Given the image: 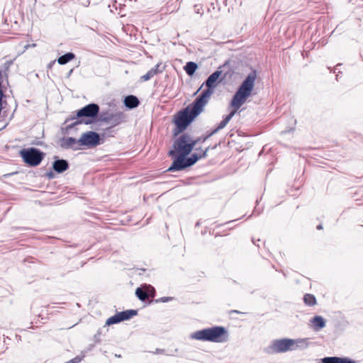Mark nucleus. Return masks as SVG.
I'll return each instance as SVG.
<instances>
[{
    "instance_id": "nucleus-12",
    "label": "nucleus",
    "mask_w": 363,
    "mask_h": 363,
    "mask_svg": "<svg viewBox=\"0 0 363 363\" xmlns=\"http://www.w3.org/2000/svg\"><path fill=\"white\" fill-rule=\"evenodd\" d=\"M135 315H136V311L134 310L123 311L108 318L106 324L108 325L116 324L120 323L121 321L128 320Z\"/></svg>"
},
{
    "instance_id": "nucleus-10",
    "label": "nucleus",
    "mask_w": 363,
    "mask_h": 363,
    "mask_svg": "<svg viewBox=\"0 0 363 363\" xmlns=\"http://www.w3.org/2000/svg\"><path fill=\"white\" fill-rule=\"evenodd\" d=\"M199 158V157L196 154H193L188 159H185L183 156H179L177 159L174 161L172 165L169 167L168 171L182 170L195 164Z\"/></svg>"
},
{
    "instance_id": "nucleus-13",
    "label": "nucleus",
    "mask_w": 363,
    "mask_h": 363,
    "mask_svg": "<svg viewBox=\"0 0 363 363\" xmlns=\"http://www.w3.org/2000/svg\"><path fill=\"white\" fill-rule=\"evenodd\" d=\"M99 111V107L97 104H89L79 111H78L77 113V116L78 118H82V117H89V118H94L95 117Z\"/></svg>"
},
{
    "instance_id": "nucleus-20",
    "label": "nucleus",
    "mask_w": 363,
    "mask_h": 363,
    "mask_svg": "<svg viewBox=\"0 0 363 363\" xmlns=\"http://www.w3.org/2000/svg\"><path fill=\"white\" fill-rule=\"evenodd\" d=\"M197 67L198 66L195 62H189L184 66V69L189 75L191 76L195 73L196 70L197 69Z\"/></svg>"
},
{
    "instance_id": "nucleus-2",
    "label": "nucleus",
    "mask_w": 363,
    "mask_h": 363,
    "mask_svg": "<svg viewBox=\"0 0 363 363\" xmlns=\"http://www.w3.org/2000/svg\"><path fill=\"white\" fill-rule=\"evenodd\" d=\"M212 95V91L206 90L201 96L196 99L192 106H188L184 111L180 112L175 118V123L178 130L177 134L186 128L190 123L199 114L206 105Z\"/></svg>"
},
{
    "instance_id": "nucleus-25",
    "label": "nucleus",
    "mask_w": 363,
    "mask_h": 363,
    "mask_svg": "<svg viewBox=\"0 0 363 363\" xmlns=\"http://www.w3.org/2000/svg\"><path fill=\"white\" fill-rule=\"evenodd\" d=\"M144 290L145 292H147V296H153V292L155 291L154 288L152 287L151 286H144Z\"/></svg>"
},
{
    "instance_id": "nucleus-15",
    "label": "nucleus",
    "mask_w": 363,
    "mask_h": 363,
    "mask_svg": "<svg viewBox=\"0 0 363 363\" xmlns=\"http://www.w3.org/2000/svg\"><path fill=\"white\" fill-rule=\"evenodd\" d=\"M221 73L222 72L220 71L217 70L208 77L206 82V85L208 87L207 90L213 91L211 89L216 87L217 81L221 75Z\"/></svg>"
},
{
    "instance_id": "nucleus-24",
    "label": "nucleus",
    "mask_w": 363,
    "mask_h": 363,
    "mask_svg": "<svg viewBox=\"0 0 363 363\" xmlns=\"http://www.w3.org/2000/svg\"><path fill=\"white\" fill-rule=\"evenodd\" d=\"M135 294L142 301H145L148 297L147 292H145L142 288H138Z\"/></svg>"
},
{
    "instance_id": "nucleus-4",
    "label": "nucleus",
    "mask_w": 363,
    "mask_h": 363,
    "mask_svg": "<svg viewBox=\"0 0 363 363\" xmlns=\"http://www.w3.org/2000/svg\"><path fill=\"white\" fill-rule=\"evenodd\" d=\"M196 143L186 135H182L174 144V150L169 151L170 155L177 152L180 156L185 157L192 150Z\"/></svg>"
},
{
    "instance_id": "nucleus-26",
    "label": "nucleus",
    "mask_w": 363,
    "mask_h": 363,
    "mask_svg": "<svg viewBox=\"0 0 363 363\" xmlns=\"http://www.w3.org/2000/svg\"><path fill=\"white\" fill-rule=\"evenodd\" d=\"M81 361V358L79 357H77L72 360L67 362V363H79Z\"/></svg>"
},
{
    "instance_id": "nucleus-29",
    "label": "nucleus",
    "mask_w": 363,
    "mask_h": 363,
    "mask_svg": "<svg viewBox=\"0 0 363 363\" xmlns=\"http://www.w3.org/2000/svg\"><path fill=\"white\" fill-rule=\"evenodd\" d=\"M322 228V226L320 225L318 226V229H321Z\"/></svg>"
},
{
    "instance_id": "nucleus-14",
    "label": "nucleus",
    "mask_w": 363,
    "mask_h": 363,
    "mask_svg": "<svg viewBox=\"0 0 363 363\" xmlns=\"http://www.w3.org/2000/svg\"><path fill=\"white\" fill-rule=\"evenodd\" d=\"M61 146L63 148H70L74 150H78L81 149L79 140L71 137L64 138L61 143Z\"/></svg>"
},
{
    "instance_id": "nucleus-11",
    "label": "nucleus",
    "mask_w": 363,
    "mask_h": 363,
    "mask_svg": "<svg viewBox=\"0 0 363 363\" xmlns=\"http://www.w3.org/2000/svg\"><path fill=\"white\" fill-rule=\"evenodd\" d=\"M100 137L99 135L93 131H88L82 134L79 139L80 147L82 146L86 147H96L99 144Z\"/></svg>"
},
{
    "instance_id": "nucleus-16",
    "label": "nucleus",
    "mask_w": 363,
    "mask_h": 363,
    "mask_svg": "<svg viewBox=\"0 0 363 363\" xmlns=\"http://www.w3.org/2000/svg\"><path fill=\"white\" fill-rule=\"evenodd\" d=\"M323 363H354V362L347 357H325L322 359Z\"/></svg>"
},
{
    "instance_id": "nucleus-28",
    "label": "nucleus",
    "mask_w": 363,
    "mask_h": 363,
    "mask_svg": "<svg viewBox=\"0 0 363 363\" xmlns=\"http://www.w3.org/2000/svg\"><path fill=\"white\" fill-rule=\"evenodd\" d=\"M89 122H90V121H85V120H84V119H82V120H81V121H80V123H86V124L89 123Z\"/></svg>"
},
{
    "instance_id": "nucleus-21",
    "label": "nucleus",
    "mask_w": 363,
    "mask_h": 363,
    "mask_svg": "<svg viewBox=\"0 0 363 363\" xmlns=\"http://www.w3.org/2000/svg\"><path fill=\"white\" fill-rule=\"evenodd\" d=\"M74 58V55L72 52H68L61 57H60L57 60V62L60 65H65L69 62L70 60Z\"/></svg>"
},
{
    "instance_id": "nucleus-1",
    "label": "nucleus",
    "mask_w": 363,
    "mask_h": 363,
    "mask_svg": "<svg viewBox=\"0 0 363 363\" xmlns=\"http://www.w3.org/2000/svg\"><path fill=\"white\" fill-rule=\"evenodd\" d=\"M256 77L255 72L248 74L231 100L230 106L233 108V110L220 123L216 131L223 128L234 116L238 110L246 102L247 98L252 94Z\"/></svg>"
},
{
    "instance_id": "nucleus-22",
    "label": "nucleus",
    "mask_w": 363,
    "mask_h": 363,
    "mask_svg": "<svg viewBox=\"0 0 363 363\" xmlns=\"http://www.w3.org/2000/svg\"><path fill=\"white\" fill-rule=\"evenodd\" d=\"M312 323L317 329L323 328L325 325L324 319L321 316H315L313 319Z\"/></svg>"
},
{
    "instance_id": "nucleus-17",
    "label": "nucleus",
    "mask_w": 363,
    "mask_h": 363,
    "mask_svg": "<svg viewBox=\"0 0 363 363\" xmlns=\"http://www.w3.org/2000/svg\"><path fill=\"white\" fill-rule=\"evenodd\" d=\"M160 66H161V64L160 63H158L155 67L151 69L150 70H149L147 74L143 75L141 77V80L142 81H147L149 79H150L152 77H153L155 74H157V73H160L162 72V69H160Z\"/></svg>"
},
{
    "instance_id": "nucleus-3",
    "label": "nucleus",
    "mask_w": 363,
    "mask_h": 363,
    "mask_svg": "<svg viewBox=\"0 0 363 363\" xmlns=\"http://www.w3.org/2000/svg\"><path fill=\"white\" fill-rule=\"evenodd\" d=\"M191 338L211 341L215 342H223L227 341V332L223 327H213L196 331L191 335Z\"/></svg>"
},
{
    "instance_id": "nucleus-9",
    "label": "nucleus",
    "mask_w": 363,
    "mask_h": 363,
    "mask_svg": "<svg viewBox=\"0 0 363 363\" xmlns=\"http://www.w3.org/2000/svg\"><path fill=\"white\" fill-rule=\"evenodd\" d=\"M199 158V157L196 154H193L188 159H185L183 156H179L177 159L174 161L172 165L169 167L168 171L182 170L195 164Z\"/></svg>"
},
{
    "instance_id": "nucleus-27",
    "label": "nucleus",
    "mask_w": 363,
    "mask_h": 363,
    "mask_svg": "<svg viewBox=\"0 0 363 363\" xmlns=\"http://www.w3.org/2000/svg\"><path fill=\"white\" fill-rule=\"evenodd\" d=\"M169 299H170V298H166V297L165 298H161V301L166 302V301H169Z\"/></svg>"
},
{
    "instance_id": "nucleus-5",
    "label": "nucleus",
    "mask_w": 363,
    "mask_h": 363,
    "mask_svg": "<svg viewBox=\"0 0 363 363\" xmlns=\"http://www.w3.org/2000/svg\"><path fill=\"white\" fill-rule=\"evenodd\" d=\"M20 155L25 163L32 167L38 166L44 157L43 152L33 147L21 150Z\"/></svg>"
},
{
    "instance_id": "nucleus-23",
    "label": "nucleus",
    "mask_w": 363,
    "mask_h": 363,
    "mask_svg": "<svg viewBox=\"0 0 363 363\" xmlns=\"http://www.w3.org/2000/svg\"><path fill=\"white\" fill-rule=\"evenodd\" d=\"M304 302L309 306H313L316 303V299L312 294H306L304 296Z\"/></svg>"
},
{
    "instance_id": "nucleus-6",
    "label": "nucleus",
    "mask_w": 363,
    "mask_h": 363,
    "mask_svg": "<svg viewBox=\"0 0 363 363\" xmlns=\"http://www.w3.org/2000/svg\"><path fill=\"white\" fill-rule=\"evenodd\" d=\"M304 340H294L291 339H283L274 341L272 346L271 350L274 352H284L288 350H293L299 346V344L303 343Z\"/></svg>"
},
{
    "instance_id": "nucleus-19",
    "label": "nucleus",
    "mask_w": 363,
    "mask_h": 363,
    "mask_svg": "<svg viewBox=\"0 0 363 363\" xmlns=\"http://www.w3.org/2000/svg\"><path fill=\"white\" fill-rule=\"evenodd\" d=\"M124 103L127 107L130 108H133L138 106L139 101L137 99V97L130 95L125 99Z\"/></svg>"
},
{
    "instance_id": "nucleus-7",
    "label": "nucleus",
    "mask_w": 363,
    "mask_h": 363,
    "mask_svg": "<svg viewBox=\"0 0 363 363\" xmlns=\"http://www.w3.org/2000/svg\"><path fill=\"white\" fill-rule=\"evenodd\" d=\"M199 158V157L196 154H193L188 159H185L183 156H179L177 159L174 161L172 165L169 167L168 171L182 170L195 164Z\"/></svg>"
},
{
    "instance_id": "nucleus-18",
    "label": "nucleus",
    "mask_w": 363,
    "mask_h": 363,
    "mask_svg": "<svg viewBox=\"0 0 363 363\" xmlns=\"http://www.w3.org/2000/svg\"><path fill=\"white\" fill-rule=\"evenodd\" d=\"M68 168V163L64 160H58L53 163V169L59 173L63 172Z\"/></svg>"
},
{
    "instance_id": "nucleus-8",
    "label": "nucleus",
    "mask_w": 363,
    "mask_h": 363,
    "mask_svg": "<svg viewBox=\"0 0 363 363\" xmlns=\"http://www.w3.org/2000/svg\"><path fill=\"white\" fill-rule=\"evenodd\" d=\"M199 158V157L196 154H193L188 159H185L183 156H179L177 159L174 161L172 165L169 167L168 171L182 170L195 164Z\"/></svg>"
}]
</instances>
